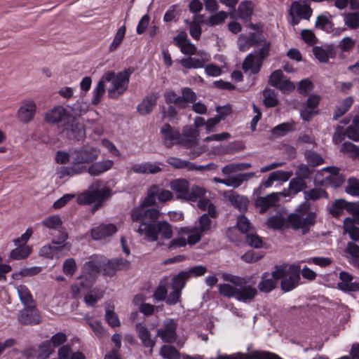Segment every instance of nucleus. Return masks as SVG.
<instances>
[{
  "instance_id": "1",
  "label": "nucleus",
  "mask_w": 359,
  "mask_h": 359,
  "mask_svg": "<svg viewBox=\"0 0 359 359\" xmlns=\"http://www.w3.org/2000/svg\"><path fill=\"white\" fill-rule=\"evenodd\" d=\"M311 203L305 200L299 204L295 212L287 215L286 222L287 226L293 230H302V233L306 235L309 233L311 227L316 223L317 211H311Z\"/></svg>"
},
{
  "instance_id": "2",
  "label": "nucleus",
  "mask_w": 359,
  "mask_h": 359,
  "mask_svg": "<svg viewBox=\"0 0 359 359\" xmlns=\"http://www.w3.org/2000/svg\"><path fill=\"white\" fill-rule=\"evenodd\" d=\"M100 154V150L97 147L90 145H85L80 148L72 150V165L64 169L63 173L73 176L86 172L85 164L92 163L95 161Z\"/></svg>"
},
{
  "instance_id": "3",
  "label": "nucleus",
  "mask_w": 359,
  "mask_h": 359,
  "mask_svg": "<svg viewBox=\"0 0 359 359\" xmlns=\"http://www.w3.org/2000/svg\"><path fill=\"white\" fill-rule=\"evenodd\" d=\"M62 137L74 142L83 140L86 137L85 126L74 116H67L66 121L57 126Z\"/></svg>"
},
{
  "instance_id": "4",
  "label": "nucleus",
  "mask_w": 359,
  "mask_h": 359,
  "mask_svg": "<svg viewBox=\"0 0 359 359\" xmlns=\"http://www.w3.org/2000/svg\"><path fill=\"white\" fill-rule=\"evenodd\" d=\"M160 212L156 208H135L130 213L131 219L134 222H140V225L137 231L146 236L147 227L149 225L154 226L158 219Z\"/></svg>"
},
{
  "instance_id": "5",
  "label": "nucleus",
  "mask_w": 359,
  "mask_h": 359,
  "mask_svg": "<svg viewBox=\"0 0 359 359\" xmlns=\"http://www.w3.org/2000/svg\"><path fill=\"white\" fill-rule=\"evenodd\" d=\"M166 104H175L179 109H184L189 103H194L197 100L196 94L190 88L186 87L182 90V95H178L174 90L166 91L164 95Z\"/></svg>"
},
{
  "instance_id": "6",
  "label": "nucleus",
  "mask_w": 359,
  "mask_h": 359,
  "mask_svg": "<svg viewBox=\"0 0 359 359\" xmlns=\"http://www.w3.org/2000/svg\"><path fill=\"white\" fill-rule=\"evenodd\" d=\"M133 73V69L128 68L118 73L113 80V88L108 90L109 98H116L123 94L128 88L130 76Z\"/></svg>"
},
{
  "instance_id": "7",
  "label": "nucleus",
  "mask_w": 359,
  "mask_h": 359,
  "mask_svg": "<svg viewBox=\"0 0 359 359\" xmlns=\"http://www.w3.org/2000/svg\"><path fill=\"white\" fill-rule=\"evenodd\" d=\"M102 257L100 255H93L90 260L86 262L82 267V275L78 279L85 278L88 282L90 281L91 285L97 278L100 272V259Z\"/></svg>"
},
{
  "instance_id": "8",
  "label": "nucleus",
  "mask_w": 359,
  "mask_h": 359,
  "mask_svg": "<svg viewBox=\"0 0 359 359\" xmlns=\"http://www.w3.org/2000/svg\"><path fill=\"white\" fill-rule=\"evenodd\" d=\"M111 195V190L109 187H104L100 190L86 192L82 196L78 198V202L81 205H89L96 202V205L100 206Z\"/></svg>"
},
{
  "instance_id": "9",
  "label": "nucleus",
  "mask_w": 359,
  "mask_h": 359,
  "mask_svg": "<svg viewBox=\"0 0 359 359\" xmlns=\"http://www.w3.org/2000/svg\"><path fill=\"white\" fill-rule=\"evenodd\" d=\"M161 234L165 239H170L172 236L171 225L166 221L158 222L154 226L149 225L146 229V236L151 241L158 239V234Z\"/></svg>"
},
{
  "instance_id": "10",
  "label": "nucleus",
  "mask_w": 359,
  "mask_h": 359,
  "mask_svg": "<svg viewBox=\"0 0 359 359\" xmlns=\"http://www.w3.org/2000/svg\"><path fill=\"white\" fill-rule=\"evenodd\" d=\"M301 269L299 264L290 265V271L287 276L280 282V288L284 292H290L294 289L300 280Z\"/></svg>"
},
{
  "instance_id": "11",
  "label": "nucleus",
  "mask_w": 359,
  "mask_h": 359,
  "mask_svg": "<svg viewBox=\"0 0 359 359\" xmlns=\"http://www.w3.org/2000/svg\"><path fill=\"white\" fill-rule=\"evenodd\" d=\"M177 323L173 319H166L163 323V328L157 330V336L160 337L164 343L172 344L177 339Z\"/></svg>"
},
{
  "instance_id": "12",
  "label": "nucleus",
  "mask_w": 359,
  "mask_h": 359,
  "mask_svg": "<svg viewBox=\"0 0 359 359\" xmlns=\"http://www.w3.org/2000/svg\"><path fill=\"white\" fill-rule=\"evenodd\" d=\"M340 281L337 288L344 292H355L359 291V280L353 281L354 277L347 271H342L339 276Z\"/></svg>"
},
{
  "instance_id": "13",
  "label": "nucleus",
  "mask_w": 359,
  "mask_h": 359,
  "mask_svg": "<svg viewBox=\"0 0 359 359\" xmlns=\"http://www.w3.org/2000/svg\"><path fill=\"white\" fill-rule=\"evenodd\" d=\"M67 116H71V113L67 111L63 106L57 105L46 114L45 119L49 123L59 126L66 121Z\"/></svg>"
},
{
  "instance_id": "14",
  "label": "nucleus",
  "mask_w": 359,
  "mask_h": 359,
  "mask_svg": "<svg viewBox=\"0 0 359 359\" xmlns=\"http://www.w3.org/2000/svg\"><path fill=\"white\" fill-rule=\"evenodd\" d=\"M162 141L167 148H171L177 144L180 137V133L177 129L172 127L169 123H165L161 128Z\"/></svg>"
},
{
  "instance_id": "15",
  "label": "nucleus",
  "mask_w": 359,
  "mask_h": 359,
  "mask_svg": "<svg viewBox=\"0 0 359 359\" xmlns=\"http://www.w3.org/2000/svg\"><path fill=\"white\" fill-rule=\"evenodd\" d=\"M18 320L23 325L39 324L41 322V319L36 306H25L18 316Z\"/></svg>"
},
{
  "instance_id": "16",
  "label": "nucleus",
  "mask_w": 359,
  "mask_h": 359,
  "mask_svg": "<svg viewBox=\"0 0 359 359\" xmlns=\"http://www.w3.org/2000/svg\"><path fill=\"white\" fill-rule=\"evenodd\" d=\"M173 43L180 48L181 52L187 55H195L197 48L188 39L186 32L182 31L173 38Z\"/></svg>"
},
{
  "instance_id": "17",
  "label": "nucleus",
  "mask_w": 359,
  "mask_h": 359,
  "mask_svg": "<svg viewBox=\"0 0 359 359\" xmlns=\"http://www.w3.org/2000/svg\"><path fill=\"white\" fill-rule=\"evenodd\" d=\"M293 12L301 19L309 20L313 10L307 0H298L293 1L291 4L290 13L292 16Z\"/></svg>"
},
{
  "instance_id": "18",
  "label": "nucleus",
  "mask_w": 359,
  "mask_h": 359,
  "mask_svg": "<svg viewBox=\"0 0 359 359\" xmlns=\"http://www.w3.org/2000/svg\"><path fill=\"white\" fill-rule=\"evenodd\" d=\"M36 110V105L33 100H23L18 111V118L24 123H29L33 119Z\"/></svg>"
},
{
  "instance_id": "19",
  "label": "nucleus",
  "mask_w": 359,
  "mask_h": 359,
  "mask_svg": "<svg viewBox=\"0 0 359 359\" xmlns=\"http://www.w3.org/2000/svg\"><path fill=\"white\" fill-rule=\"evenodd\" d=\"M247 283L248 281L244 278V283L236 285L238 287H237L236 299L245 303L252 302L257 294V289Z\"/></svg>"
},
{
  "instance_id": "20",
  "label": "nucleus",
  "mask_w": 359,
  "mask_h": 359,
  "mask_svg": "<svg viewBox=\"0 0 359 359\" xmlns=\"http://www.w3.org/2000/svg\"><path fill=\"white\" fill-rule=\"evenodd\" d=\"M171 189L175 193L177 199L187 200L189 182L185 179H176L170 184Z\"/></svg>"
},
{
  "instance_id": "21",
  "label": "nucleus",
  "mask_w": 359,
  "mask_h": 359,
  "mask_svg": "<svg viewBox=\"0 0 359 359\" xmlns=\"http://www.w3.org/2000/svg\"><path fill=\"white\" fill-rule=\"evenodd\" d=\"M278 193H272L264 197H257L255 201V205L259 208V213L265 212L269 208L273 207L279 201Z\"/></svg>"
},
{
  "instance_id": "22",
  "label": "nucleus",
  "mask_w": 359,
  "mask_h": 359,
  "mask_svg": "<svg viewBox=\"0 0 359 359\" xmlns=\"http://www.w3.org/2000/svg\"><path fill=\"white\" fill-rule=\"evenodd\" d=\"M158 97L156 93H151L147 95L142 102L137 105V111L142 115L149 114L156 105Z\"/></svg>"
},
{
  "instance_id": "23",
  "label": "nucleus",
  "mask_w": 359,
  "mask_h": 359,
  "mask_svg": "<svg viewBox=\"0 0 359 359\" xmlns=\"http://www.w3.org/2000/svg\"><path fill=\"white\" fill-rule=\"evenodd\" d=\"M117 231L116 226L113 224H100L91 229V237L94 240H101L114 234Z\"/></svg>"
},
{
  "instance_id": "24",
  "label": "nucleus",
  "mask_w": 359,
  "mask_h": 359,
  "mask_svg": "<svg viewBox=\"0 0 359 359\" xmlns=\"http://www.w3.org/2000/svg\"><path fill=\"white\" fill-rule=\"evenodd\" d=\"M167 163L175 169H187L191 170H203L206 166L196 165L195 163L189 161L182 160L177 157H169L167 159Z\"/></svg>"
},
{
  "instance_id": "25",
  "label": "nucleus",
  "mask_w": 359,
  "mask_h": 359,
  "mask_svg": "<svg viewBox=\"0 0 359 359\" xmlns=\"http://www.w3.org/2000/svg\"><path fill=\"white\" fill-rule=\"evenodd\" d=\"M114 165L112 160H104L102 161L93 162L86 169V172L91 176H99L101 174L110 170Z\"/></svg>"
},
{
  "instance_id": "26",
  "label": "nucleus",
  "mask_w": 359,
  "mask_h": 359,
  "mask_svg": "<svg viewBox=\"0 0 359 359\" xmlns=\"http://www.w3.org/2000/svg\"><path fill=\"white\" fill-rule=\"evenodd\" d=\"M271 46V43L270 41L264 42L262 47L255 52V56L256 57V62L255 63L253 74H256L260 71L263 61L269 55Z\"/></svg>"
},
{
  "instance_id": "27",
  "label": "nucleus",
  "mask_w": 359,
  "mask_h": 359,
  "mask_svg": "<svg viewBox=\"0 0 359 359\" xmlns=\"http://www.w3.org/2000/svg\"><path fill=\"white\" fill-rule=\"evenodd\" d=\"M306 187L307 184L304 180L295 177L290 181L288 189H284L282 192H280L279 194L285 197L289 196L291 194L296 195L302 191H304Z\"/></svg>"
},
{
  "instance_id": "28",
  "label": "nucleus",
  "mask_w": 359,
  "mask_h": 359,
  "mask_svg": "<svg viewBox=\"0 0 359 359\" xmlns=\"http://www.w3.org/2000/svg\"><path fill=\"white\" fill-rule=\"evenodd\" d=\"M283 78V72L280 69L275 70L271 73L269 83L271 86L280 90L293 87V83L290 80L282 81Z\"/></svg>"
},
{
  "instance_id": "29",
  "label": "nucleus",
  "mask_w": 359,
  "mask_h": 359,
  "mask_svg": "<svg viewBox=\"0 0 359 359\" xmlns=\"http://www.w3.org/2000/svg\"><path fill=\"white\" fill-rule=\"evenodd\" d=\"M135 327L138 337L141 340L142 345L144 347L150 348V351L151 353L153 348L156 345L155 339H152L151 338L150 332L145 326L142 325L141 323H137Z\"/></svg>"
},
{
  "instance_id": "30",
  "label": "nucleus",
  "mask_w": 359,
  "mask_h": 359,
  "mask_svg": "<svg viewBox=\"0 0 359 359\" xmlns=\"http://www.w3.org/2000/svg\"><path fill=\"white\" fill-rule=\"evenodd\" d=\"M131 170L138 174H156L161 172L162 168L156 163L146 162L133 165Z\"/></svg>"
},
{
  "instance_id": "31",
  "label": "nucleus",
  "mask_w": 359,
  "mask_h": 359,
  "mask_svg": "<svg viewBox=\"0 0 359 359\" xmlns=\"http://www.w3.org/2000/svg\"><path fill=\"white\" fill-rule=\"evenodd\" d=\"M228 198L231 203L240 212H245L247 211L249 204V200L247 197L233 192L229 196Z\"/></svg>"
},
{
  "instance_id": "32",
  "label": "nucleus",
  "mask_w": 359,
  "mask_h": 359,
  "mask_svg": "<svg viewBox=\"0 0 359 359\" xmlns=\"http://www.w3.org/2000/svg\"><path fill=\"white\" fill-rule=\"evenodd\" d=\"M304 199L309 201H316L321 198L327 199L329 198L328 193L320 187H315L308 191H304Z\"/></svg>"
},
{
  "instance_id": "33",
  "label": "nucleus",
  "mask_w": 359,
  "mask_h": 359,
  "mask_svg": "<svg viewBox=\"0 0 359 359\" xmlns=\"http://www.w3.org/2000/svg\"><path fill=\"white\" fill-rule=\"evenodd\" d=\"M32 252V248L29 245H20L12 250L10 253V259L13 260H21L26 259Z\"/></svg>"
},
{
  "instance_id": "34",
  "label": "nucleus",
  "mask_w": 359,
  "mask_h": 359,
  "mask_svg": "<svg viewBox=\"0 0 359 359\" xmlns=\"http://www.w3.org/2000/svg\"><path fill=\"white\" fill-rule=\"evenodd\" d=\"M104 294V291L100 288L94 287L85 295L84 302L88 306L94 307L98 300L101 299Z\"/></svg>"
},
{
  "instance_id": "35",
  "label": "nucleus",
  "mask_w": 359,
  "mask_h": 359,
  "mask_svg": "<svg viewBox=\"0 0 359 359\" xmlns=\"http://www.w3.org/2000/svg\"><path fill=\"white\" fill-rule=\"evenodd\" d=\"M208 58H195L192 57H188L182 58L180 60L182 66L186 69H198L204 67L205 63L208 61Z\"/></svg>"
},
{
  "instance_id": "36",
  "label": "nucleus",
  "mask_w": 359,
  "mask_h": 359,
  "mask_svg": "<svg viewBox=\"0 0 359 359\" xmlns=\"http://www.w3.org/2000/svg\"><path fill=\"white\" fill-rule=\"evenodd\" d=\"M239 18L244 21H250L253 14V6L251 1L241 2L238 8Z\"/></svg>"
},
{
  "instance_id": "37",
  "label": "nucleus",
  "mask_w": 359,
  "mask_h": 359,
  "mask_svg": "<svg viewBox=\"0 0 359 359\" xmlns=\"http://www.w3.org/2000/svg\"><path fill=\"white\" fill-rule=\"evenodd\" d=\"M17 290L20 299L24 306L35 305L32 295L27 286L20 285L17 287Z\"/></svg>"
},
{
  "instance_id": "38",
  "label": "nucleus",
  "mask_w": 359,
  "mask_h": 359,
  "mask_svg": "<svg viewBox=\"0 0 359 359\" xmlns=\"http://www.w3.org/2000/svg\"><path fill=\"white\" fill-rule=\"evenodd\" d=\"M189 278L188 273L185 271H180L172 279L171 287L172 290H177L182 292V289L186 285L187 280Z\"/></svg>"
},
{
  "instance_id": "39",
  "label": "nucleus",
  "mask_w": 359,
  "mask_h": 359,
  "mask_svg": "<svg viewBox=\"0 0 359 359\" xmlns=\"http://www.w3.org/2000/svg\"><path fill=\"white\" fill-rule=\"evenodd\" d=\"M268 273L265 272L262 276V280L259 283L257 287L262 292L269 293L277 286V282L271 278H266Z\"/></svg>"
},
{
  "instance_id": "40",
  "label": "nucleus",
  "mask_w": 359,
  "mask_h": 359,
  "mask_svg": "<svg viewBox=\"0 0 359 359\" xmlns=\"http://www.w3.org/2000/svg\"><path fill=\"white\" fill-rule=\"evenodd\" d=\"M315 27L330 33L333 31L334 23L327 15H320L317 17Z\"/></svg>"
},
{
  "instance_id": "41",
  "label": "nucleus",
  "mask_w": 359,
  "mask_h": 359,
  "mask_svg": "<svg viewBox=\"0 0 359 359\" xmlns=\"http://www.w3.org/2000/svg\"><path fill=\"white\" fill-rule=\"evenodd\" d=\"M341 151L348 154L353 160L359 161V145H355L348 141L344 142L341 145Z\"/></svg>"
},
{
  "instance_id": "42",
  "label": "nucleus",
  "mask_w": 359,
  "mask_h": 359,
  "mask_svg": "<svg viewBox=\"0 0 359 359\" xmlns=\"http://www.w3.org/2000/svg\"><path fill=\"white\" fill-rule=\"evenodd\" d=\"M158 191V185H151L147 191V196L144 200L141 203L138 208H147L156 203V197Z\"/></svg>"
},
{
  "instance_id": "43",
  "label": "nucleus",
  "mask_w": 359,
  "mask_h": 359,
  "mask_svg": "<svg viewBox=\"0 0 359 359\" xmlns=\"http://www.w3.org/2000/svg\"><path fill=\"white\" fill-rule=\"evenodd\" d=\"M264 104L266 107H274L278 104L276 93L271 88H265L263 90Z\"/></svg>"
},
{
  "instance_id": "44",
  "label": "nucleus",
  "mask_w": 359,
  "mask_h": 359,
  "mask_svg": "<svg viewBox=\"0 0 359 359\" xmlns=\"http://www.w3.org/2000/svg\"><path fill=\"white\" fill-rule=\"evenodd\" d=\"M294 130L292 123H283L276 126H275L271 130V134L276 137H280L285 136L290 131H293Z\"/></svg>"
},
{
  "instance_id": "45",
  "label": "nucleus",
  "mask_w": 359,
  "mask_h": 359,
  "mask_svg": "<svg viewBox=\"0 0 359 359\" xmlns=\"http://www.w3.org/2000/svg\"><path fill=\"white\" fill-rule=\"evenodd\" d=\"M247 359H283L278 355L266 351H253L247 353Z\"/></svg>"
},
{
  "instance_id": "46",
  "label": "nucleus",
  "mask_w": 359,
  "mask_h": 359,
  "mask_svg": "<svg viewBox=\"0 0 359 359\" xmlns=\"http://www.w3.org/2000/svg\"><path fill=\"white\" fill-rule=\"evenodd\" d=\"M245 41L248 46L250 47H257L266 42L262 31L250 33Z\"/></svg>"
},
{
  "instance_id": "47",
  "label": "nucleus",
  "mask_w": 359,
  "mask_h": 359,
  "mask_svg": "<svg viewBox=\"0 0 359 359\" xmlns=\"http://www.w3.org/2000/svg\"><path fill=\"white\" fill-rule=\"evenodd\" d=\"M161 355L165 359H180V353L173 346L163 345L161 348Z\"/></svg>"
},
{
  "instance_id": "48",
  "label": "nucleus",
  "mask_w": 359,
  "mask_h": 359,
  "mask_svg": "<svg viewBox=\"0 0 359 359\" xmlns=\"http://www.w3.org/2000/svg\"><path fill=\"white\" fill-rule=\"evenodd\" d=\"M54 353V348L50 344L49 341H44L39 346V353L36 355L37 359H48L52 353Z\"/></svg>"
},
{
  "instance_id": "49",
  "label": "nucleus",
  "mask_w": 359,
  "mask_h": 359,
  "mask_svg": "<svg viewBox=\"0 0 359 359\" xmlns=\"http://www.w3.org/2000/svg\"><path fill=\"white\" fill-rule=\"evenodd\" d=\"M126 32V27L125 25H123L118 28L114 36L112 43L109 47V50L110 52L114 51L120 46V44L121 43L122 41L124 39Z\"/></svg>"
},
{
  "instance_id": "50",
  "label": "nucleus",
  "mask_w": 359,
  "mask_h": 359,
  "mask_svg": "<svg viewBox=\"0 0 359 359\" xmlns=\"http://www.w3.org/2000/svg\"><path fill=\"white\" fill-rule=\"evenodd\" d=\"M290 271V265L288 264H281L275 266V270L272 272V279L275 281H278V280H283L286 276H287Z\"/></svg>"
},
{
  "instance_id": "51",
  "label": "nucleus",
  "mask_w": 359,
  "mask_h": 359,
  "mask_svg": "<svg viewBox=\"0 0 359 359\" xmlns=\"http://www.w3.org/2000/svg\"><path fill=\"white\" fill-rule=\"evenodd\" d=\"M305 158L309 165L311 167H316L325 162L323 157L318 153L312 151H306Z\"/></svg>"
},
{
  "instance_id": "52",
  "label": "nucleus",
  "mask_w": 359,
  "mask_h": 359,
  "mask_svg": "<svg viewBox=\"0 0 359 359\" xmlns=\"http://www.w3.org/2000/svg\"><path fill=\"white\" fill-rule=\"evenodd\" d=\"M67 107L70 109V111L72 112L71 114L76 118L77 116H81L82 114L86 113L88 107L86 103L76 100V102L72 105L67 104Z\"/></svg>"
},
{
  "instance_id": "53",
  "label": "nucleus",
  "mask_w": 359,
  "mask_h": 359,
  "mask_svg": "<svg viewBox=\"0 0 359 359\" xmlns=\"http://www.w3.org/2000/svg\"><path fill=\"white\" fill-rule=\"evenodd\" d=\"M345 25L351 29L359 28V12L348 13L344 18Z\"/></svg>"
},
{
  "instance_id": "54",
  "label": "nucleus",
  "mask_w": 359,
  "mask_h": 359,
  "mask_svg": "<svg viewBox=\"0 0 359 359\" xmlns=\"http://www.w3.org/2000/svg\"><path fill=\"white\" fill-rule=\"evenodd\" d=\"M344 199L335 200L329 209V213L334 217H339L342 215L343 210H344Z\"/></svg>"
},
{
  "instance_id": "55",
  "label": "nucleus",
  "mask_w": 359,
  "mask_h": 359,
  "mask_svg": "<svg viewBox=\"0 0 359 359\" xmlns=\"http://www.w3.org/2000/svg\"><path fill=\"white\" fill-rule=\"evenodd\" d=\"M218 291L223 297L236 298L237 287L227 283H224L219 285Z\"/></svg>"
},
{
  "instance_id": "56",
  "label": "nucleus",
  "mask_w": 359,
  "mask_h": 359,
  "mask_svg": "<svg viewBox=\"0 0 359 359\" xmlns=\"http://www.w3.org/2000/svg\"><path fill=\"white\" fill-rule=\"evenodd\" d=\"M42 224L48 229H57L62 226V222L58 215H52L47 218H45L42 221Z\"/></svg>"
},
{
  "instance_id": "57",
  "label": "nucleus",
  "mask_w": 359,
  "mask_h": 359,
  "mask_svg": "<svg viewBox=\"0 0 359 359\" xmlns=\"http://www.w3.org/2000/svg\"><path fill=\"white\" fill-rule=\"evenodd\" d=\"M205 194V190L198 186H193L189 190V196L187 197L188 201H196L198 198H203Z\"/></svg>"
},
{
  "instance_id": "58",
  "label": "nucleus",
  "mask_w": 359,
  "mask_h": 359,
  "mask_svg": "<svg viewBox=\"0 0 359 359\" xmlns=\"http://www.w3.org/2000/svg\"><path fill=\"white\" fill-rule=\"evenodd\" d=\"M104 92L105 84L103 83L102 81H99L96 88L93 90V98L92 100V104L93 105H97L100 102Z\"/></svg>"
},
{
  "instance_id": "59",
  "label": "nucleus",
  "mask_w": 359,
  "mask_h": 359,
  "mask_svg": "<svg viewBox=\"0 0 359 359\" xmlns=\"http://www.w3.org/2000/svg\"><path fill=\"white\" fill-rule=\"evenodd\" d=\"M76 269L77 266L74 258H68L63 263L62 271L66 276H72Z\"/></svg>"
},
{
  "instance_id": "60",
  "label": "nucleus",
  "mask_w": 359,
  "mask_h": 359,
  "mask_svg": "<svg viewBox=\"0 0 359 359\" xmlns=\"http://www.w3.org/2000/svg\"><path fill=\"white\" fill-rule=\"evenodd\" d=\"M348 185L345 191L351 196H359V180L356 178L351 177L348 180Z\"/></svg>"
},
{
  "instance_id": "61",
  "label": "nucleus",
  "mask_w": 359,
  "mask_h": 359,
  "mask_svg": "<svg viewBox=\"0 0 359 359\" xmlns=\"http://www.w3.org/2000/svg\"><path fill=\"white\" fill-rule=\"evenodd\" d=\"M285 219L282 216L273 215L270 217L266 222L269 227L273 229H281L285 224Z\"/></svg>"
},
{
  "instance_id": "62",
  "label": "nucleus",
  "mask_w": 359,
  "mask_h": 359,
  "mask_svg": "<svg viewBox=\"0 0 359 359\" xmlns=\"http://www.w3.org/2000/svg\"><path fill=\"white\" fill-rule=\"evenodd\" d=\"M100 270L105 276L112 277L116 274V269L111 259L107 260V262L100 259Z\"/></svg>"
},
{
  "instance_id": "63",
  "label": "nucleus",
  "mask_w": 359,
  "mask_h": 359,
  "mask_svg": "<svg viewBox=\"0 0 359 359\" xmlns=\"http://www.w3.org/2000/svg\"><path fill=\"white\" fill-rule=\"evenodd\" d=\"M313 170L310 169L309 167L304 164H300L298 165L297 170L295 171L296 177L302 179L305 181L306 179L310 177L313 174Z\"/></svg>"
},
{
  "instance_id": "64",
  "label": "nucleus",
  "mask_w": 359,
  "mask_h": 359,
  "mask_svg": "<svg viewBox=\"0 0 359 359\" xmlns=\"http://www.w3.org/2000/svg\"><path fill=\"white\" fill-rule=\"evenodd\" d=\"M313 83L310 80L306 79L302 80L299 83L297 90L302 95L307 96L309 95L310 92L313 90Z\"/></svg>"
}]
</instances>
